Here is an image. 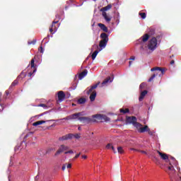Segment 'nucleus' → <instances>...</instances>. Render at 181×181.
I'll use <instances>...</instances> for the list:
<instances>
[{"label":"nucleus","instance_id":"obj_1","mask_svg":"<svg viewBox=\"0 0 181 181\" xmlns=\"http://www.w3.org/2000/svg\"><path fill=\"white\" fill-rule=\"evenodd\" d=\"M172 163H176V159L173 157H171V160H170V165L168 166V168L165 170L166 173L169 175L170 181H181V173L180 168L178 170V173L176 172Z\"/></svg>","mask_w":181,"mask_h":181},{"label":"nucleus","instance_id":"obj_2","mask_svg":"<svg viewBox=\"0 0 181 181\" xmlns=\"http://www.w3.org/2000/svg\"><path fill=\"white\" fill-rule=\"evenodd\" d=\"M79 115H81V112L72 114L65 118V119H78L81 121L82 124H90L91 122V118L87 117H78Z\"/></svg>","mask_w":181,"mask_h":181},{"label":"nucleus","instance_id":"obj_3","mask_svg":"<svg viewBox=\"0 0 181 181\" xmlns=\"http://www.w3.org/2000/svg\"><path fill=\"white\" fill-rule=\"evenodd\" d=\"M151 71H155L154 74L150 77L148 79V83H151V81H153V78L156 77V76H159V77H162L163 74H165V68H160L159 66H156L154 68H152L151 69Z\"/></svg>","mask_w":181,"mask_h":181},{"label":"nucleus","instance_id":"obj_4","mask_svg":"<svg viewBox=\"0 0 181 181\" xmlns=\"http://www.w3.org/2000/svg\"><path fill=\"white\" fill-rule=\"evenodd\" d=\"M100 84H101V82L98 81L95 85L90 86V88L86 92V94H88V95H89V94H90V100L92 102L95 101V97H97V92L95 90L93 91V90H95V88H97V87H98V86Z\"/></svg>","mask_w":181,"mask_h":181},{"label":"nucleus","instance_id":"obj_5","mask_svg":"<svg viewBox=\"0 0 181 181\" xmlns=\"http://www.w3.org/2000/svg\"><path fill=\"white\" fill-rule=\"evenodd\" d=\"M92 118H95V119H91V122H97V121H100V122H107L108 121H110V117L105 115H94L92 116Z\"/></svg>","mask_w":181,"mask_h":181},{"label":"nucleus","instance_id":"obj_6","mask_svg":"<svg viewBox=\"0 0 181 181\" xmlns=\"http://www.w3.org/2000/svg\"><path fill=\"white\" fill-rule=\"evenodd\" d=\"M100 37L102 40L99 42V47L101 49H104L105 46H107V44L108 43V35L107 33H103L100 34Z\"/></svg>","mask_w":181,"mask_h":181},{"label":"nucleus","instance_id":"obj_7","mask_svg":"<svg viewBox=\"0 0 181 181\" xmlns=\"http://www.w3.org/2000/svg\"><path fill=\"white\" fill-rule=\"evenodd\" d=\"M148 47V49L152 50V52H153V50L158 47V40L156 37H153L149 40Z\"/></svg>","mask_w":181,"mask_h":181},{"label":"nucleus","instance_id":"obj_8","mask_svg":"<svg viewBox=\"0 0 181 181\" xmlns=\"http://www.w3.org/2000/svg\"><path fill=\"white\" fill-rule=\"evenodd\" d=\"M137 119L135 117H128L127 118V122H129V124H132L134 127L136 128H139L140 127H142V124L137 122Z\"/></svg>","mask_w":181,"mask_h":181},{"label":"nucleus","instance_id":"obj_9","mask_svg":"<svg viewBox=\"0 0 181 181\" xmlns=\"http://www.w3.org/2000/svg\"><path fill=\"white\" fill-rule=\"evenodd\" d=\"M69 149H70V147L64 144H62L55 153V156H57V155H60V153H63V152H67Z\"/></svg>","mask_w":181,"mask_h":181},{"label":"nucleus","instance_id":"obj_10","mask_svg":"<svg viewBox=\"0 0 181 181\" xmlns=\"http://www.w3.org/2000/svg\"><path fill=\"white\" fill-rule=\"evenodd\" d=\"M58 100L57 103H62L66 99V93L63 90H60L57 93Z\"/></svg>","mask_w":181,"mask_h":181},{"label":"nucleus","instance_id":"obj_11","mask_svg":"<svg viewBox=\"0 0 181 181\" xmlns=\"http://www.w3.org/2000/svg\"><path fill=\"white\" fill-rule=\"evenodd\" d=\"M30 67L31 69H33V72H29L28 73V77H32V76H33V73H36V65H35V58H33L31 59V62H30Z\"/></svg>","mask_w":181,"mask_h":181},{"label":"nucleus","instance_id":"obj_12","mask_svg":"<svg viewBox=\"0 0 181 181\" xmlns=\"http://www.w3.org/2000/svg\"><path fill=\"white\" fill-rule=\"evenodd\" d=\"M56 23H59V21H53L52 25L49 28V32L52 35L57 31V27H56Z\"/></svg>","mask_w":181,"mask_h":181},{"label":"nucleus","instance_id":"obj_13","mask_svg":"<svg viewBox=\"0 0 181 181\" xmlns=\"http://www.w3.org/2000/svg\"><path fill=\"white\" fill-rule=\"evenodd\" d=\"M149 40L148 34L144 35L140 39L138 40V43H145Z\"/></svg>","mask_w":181,"mask_h":181},{"label":"nucleus","instance_id":"obj_14","mask_svg":"<svg viewBox=\"0 0 181 181\" xmlns=\"http://www.w3.org/2000/svg\"><path fill=\"white\" fill-rule=\"evenodd\" d=\"M74 134H69L59 138V141H67L68 139H72Z\"/></svg>","mask_w":181,"mask_h":181},{"label":"nucleus","instance_id":"obj_15","mask_svg":"<svg viewBox=\"0 0 181 181\" xmlns=\"http://www.w3.org/2000/svg\"><path fill=\"white\" fill-rule=\"evenodd\" d=\"M158 155H160L161 159H163V160H165V162H169V156H168V154L166 153H163L159 151H157Z\"/></svg>","mask_w":181,"mask_h":181},{"label":"nucleus","instance_id":"obj_16","mask_svg":"<svg viewBox=\"0 0 181 181\" xmlns=\"http://www.w3.org/2000/svg\"><path fill=\"white\" fill-rule=\"evenodd\" d=\"M137 127V129L140 134H144V132H148V131H149V127L148 126L146 125L144 127Z\"/></svg>","mask_w":181,"mask_h":181},{"label":"nucleus","instance_id":"obj_17","mask_svg":"<svg viewBox=\"0 0 181 181\" xmlns=\"http://www.w3.org/2000/svg\"><path fill=\"white\" fill-rule=\"evenodd\" d=\"M88 73V71L87 69L83 70L79 75H78V78L79 80H83L84 77L87 76V74Z\"/></svg>","mask_w":181,"mask_h":181},{"label":"nucleus","instance_id":"obj_18","mask_svg":"<svg viewBox=\"0 0 181 181\" xmlns=\"http://www.w3.org/2000/svg\"><path fill=\"white\" fill-rule=\"evenodd\" d=\"M111 8H112V5L108 4L107 6L103 7L100 9V12H102V13H104V12H107V11H110V9H111Z\"/></svg>","mask_w":181,"mask_h":181},{"label":"nucleus","instance_id":"obj_19","mask_svg":"<svg viewBox=\"0 0 181 181\" xmlns=\"http://www.w3.org/2000/svg\"><path fill=\"white\" fill-rule=\"evenodd\" d=\"M98 26H99V28H100L101 30H103V32H105L106 33H108V28H107L105 25L100 23L98 24Z\"/></svg>","mask_w":181,"mask_h":181},{"label":"nucleus","instance_id":"obj_20","mask_svg":"<svg viewBox=\"0 0 181 181\" xmlns=\"http://www.w3.org/2000/svg\"><path fill=\"white\" fill-rule=\"evenodd\" d=\"M147 94H148V90L142 91L139 98V101H142L144 98H145V95H146Z\"/></svg>","mask_w":181,"mask_h":181},{"label":"nucleus","instance_id":"obj_21","mask_svg":"<svg viewBox=\"0 0 181 181\" xmlns=\"http://www.w3.org/2000/svg\"><path fill=\"white\" fill-rule=\"evenodd\" d=\"M102 15H103L105 21H106L108 23H109V22H111V17H110V16H108V15H107V12L102 13Z\"/></svg>","mask_w":181,"mask_h":181},{"label":"nucleus","instance_id":"obj_22","mask_svg":"<svg viewBox=\"0 0 181 181\" xmlns=\"http://www.w3.org/2000/svg\"><path fill=\"white\" fill-rule=\"evenodd\" d=\"M42 124H46V121H45V120L37 121V122L33 123V126L37 127L39 125H42Z\"/></svg>","mask_w":181,"mask_h":181},{"label":"nucleus","instance_id":"obj_23","mask_svg":"<svg viewBox=\"0 0 181 181\" xmlns=\"http://www.w3.org/2000/svg\"><path fill=\"white\" fill-rule=\"evenodd\" d=\"M112 81H111V78L109 76L107 78H106L103 82H102V86L101 87H103V86H105V84H107V83H112Z\"/></svg>","mask_w":181,"mask_h":181},{"label":"nucleus","instance_id":"obj_24","mask_svg":"<svg viewBox=\"0 0 181 181\" xmlns=\"http://www.w3.org/2000/svg\"><path fill=\"white\" fill-rule=\"evenodd\" d=\"M86 98H81L78 100V104H86Z\"/></svg>","mask_w":181,"mask_h":181},{"label":"nucleus","instance_id":"obj_25","mask_svg":"<svg viewBox=\"0 0 181 181\" xmlns=\"http://www.w3.org/2000/svg\"><path fill=\"white\" fill-rule=\"evenodd\" d=\"M100 52L99 50H95L93 54H92V59L95 60V57H97V54Z\"/></svg>","mask_w":181,"mask_h":181},{"label":"nucleus","instance_id":"obj_26","mask_svg":"<svg viewBox=\"0 0 181 181\" xmlns=\"http://www.w3.org/2000/svg\"><path fill=\"white\" fill-rule=\"evenodd\" d=\"M18 83H19V81H18V80L13 81V82L11 83L10 86V88H12V87H15L16 86H18Z\"/></svg>","mask_w":181,"mask_h":181},{"label":"nucleus","instance_id":"obj_27","mask_svg":"<svg viewBox=\"0 0 181 181\" xmlns=\"http://www.w3.org/2000/svg\"><path fill=\"white\" fill-rule=\"evenodd\" d=\"M131 151H134V152H141V153H144L145 155H146V151H139L138 149L136 148H130Z\"/></svg>","mask_w":181,"mask_h":181},{"label":"nucleus","instance_id":"obj_28","mask_svg":"<svg viewBox=\"0 0 181 181\" xmlns=\"http://www.w3.org/2000/svg\"><path fill=\"white\" fill-rule=\"evenodd\" d=\"M120 112H122V114H127L128 112H129V109L126 108L125 110L124 109H120L119 110Z\"/></svg>","mask_w":181,"mask_h":181},{"label":"nucleus","instance_id":"obj_29","mask_svg":"<svg viewBox=\"0 0 181 181\" xmlns=\"http://www.w3.org/2000/svg\"><path fill=\"white\" fill-rule=\"evenodd\" d=\"M139 15L141 16V19H145L146 18V13H139Z\"/></svg>","mask_w":181,"mask_h":181},{"label":"nucleus","instance_id":"obj_30","mask_svg":"<svg viewBox=\"0 0 181 181\" xmlns=\"http://www.w3.org/2000/svg\"><path fill=\"white\" fill-rule=\"evenodd\" d=\"M117 152L119 153H124V149L122 148V147L121 146L117 147Z\"/></svg>","mask_w":181,"mask_h":181},{"label":"nucleus","instance_id":"obj_31","mask_svg":"<svg viewBox=\"0 0 181 181\" xmlns=\"http://www.w3.org/2000/svg\"><path fill=\"white\" fill-rule=\"evenodd\" d=\"M74 138H76V139H80V138H81V134H74Z\"/></svg>","mask_w":181,"mask_h":181},{"label":"nucleus","instance_id":"obj_32","mask_svg":"<svg viewBox=\"0 0 181 181\" xmlns=\"http://www.w3.org/2000/svg\"><path fill=\"white\" fill-rule=\"evenodd\" d=\"M146 86V84H145V83H142L140 84L139 88L141 90H142V89H144L145 88Z\"/></svg>","mask_w":181,"mask_h":181},{"label":"nucleus","instance_id":"obj_33","mask_svg":"<svg viewBox=\"0 0 181 181\" xmlns=\"http://www.w3.org/2000/svg\"><path fill=\"white\" fill-rule=\"evenodd\" d=\"M28 45H36V40H33V41H28Z\"/></svg>","mask_w":181,"mask_h":181},{"label":"nucleus","instance_id":"obj_34","mask_svg":"<svg viewBox=\"0 0 181 181\" xmlns=\"http://www.w3.org/2000/svg\"><path fill=\"white\" fill-rule=\"evenodd\" d=\"M37 107H42L43 108H47V105H46V104H44V103H41L38 105Z\"/></svg>","mask_w":181,"mask_h":181},{"label":"nucleus","instance_id":"obj_35","mask_svg":"<svg viewBox=\"0 0 181 181\" xmlns=\"http://www.w3.org/2000/svg\"><path fill=\"white\" fill-rule=\"evenodd\" d=\"M67 153H74V151H73V150H67L64 152V154L67 155Z\"/></svg>","mask_w":181,"mask_h":181},{"label":"nucleus","instance_id":"obj_36","mask_svg":"<svg viewBox=\"0 0 181 181\" xmlns=\"http://www.w3.org/2000/svg\"><path fill=\"white\" fill-rule=\"evenodd\" d=\"M147 132L148 134V135H150L151 136H152L153 135V132L151 131V129L148 128V130H147Z\"/></svg>","mask_w":181,"mask_h":181},{"label":"nucleus","instance_id":"obj_37","mask_svg":"<svg viewBox=\"0 0 181 181\" xmlns=\"http://www.w3.org/2000/svg\"><path fill=\"white\" fill-rule=\"evenodd\" d=\"M112 146V144H108L107 146H106V149H111V146Z\"/></svg>","mask_w":181,"mask_h":181},{"label":"nucleus","instance_id":"obj_38","mask_svg":"<svg viewBox=\"0 0 181 181\" xmlns=\"http://www.w3.org/2000/svg\"><path fill=\"white\" fill-rule=\"evenodd\" d=\"M39 52H40V53H43V52H44L43 47H42V46L40 47Z\"/></svg>","mask_w":181,"mask_h":181},{"label":"nucleus","instance_id":"obj_39","mask_svg":"<svg viewBox=\"0 0 181 181\" xmlns=\"http://www.w3.org/2000/svg\"><path fill=\"white\" fill-rule=\"evenodd\" d=\"M110 149H112V151H113L114 153H117V151H115V148H114L112 145Z\"/></svg>","mask_w":181,"mask_h":181},{"label":"nucleus","instance_id":"obj_40","mask_svg":"<svg viewBox=\"0 0 181 181\" xmlns=\"http://www.w3.org/2000/svg\"><path fill=\"white\" fill-rule=\"evenodd\" d=\"M66 165H67V163L64 164L63 166H62V170H66Z\"/></svg>","mask_w":181,"mask_h":181},{"label":"nucleus","instance_id":"obj_41","mask_svg":"<svg viewBox=\"0 0 181 181\" xmlns=\"http://www.w3.org/2000/svg\"><path fill=\"white\" fill-rule=\"evenodd\" d=\"M66 166L67 169H70V168H71V163L66 164Z\"/></svg>","mask_w":181,"mask_h":181},{"label":"nucleus","instance_id":"obj_42","mask_svg":"<svg viewBox=\"0 0 181 181\" xmlns=\"http://www.w3.org/2000/svg\"><path fill=\"white\" fill-rule=\"evenodd\" d=\"M93 49H98V45L97 44L93 45Z\"/></svg>","mask_w":181,"mask_h":181},{"label":"nucleus","instance_id":"obj_43","mask_svg":"<svg viewBox=\"0 0 181 181\" xmlns=\"http://www.w3.org/2000/svg\"><path fill=\"white\" fill-rule=\"evenodd\" d=\"M80 155H81L80 153H78V154H76V155L75 156V157L74 158V159H77V158H79Z\"/></svg>","mask_w":181,"mask_h":181},{"label":"nucleus","instance_id":"obj_44","mask_svg":"<svg viewBox=\"0 0 181 181\" xmlns=\"http://www.w3.org/2000/svg\"><path fill=\"white\" fill-rule=\"evenodd\" d=\"M154 162H156V163H158V158H156V157H154Z\"/></svg>","mask_w":181,"mask_h":181},{"label":"nucleus","instance_id":"obj_45","mask_svg":"<svg viewBox=\"0 0 181 181\" xmlns=\"http://www.w3.org/2000/svg\"><path fill=\"white\" fill-rule=\"evenodd\" d=\"M21 76H23V77H26V74H25V73L21 72Z\"/></svg>","mask_w":181,"mask_h":181},{"label":"nucleus","instance_id":"obj_46","mask_svg":"<svg viewBox=\"0 0 181 181\" xmlns=\"http://www.w3.org/2000/svg\"><path fill=\"white\" fill-rule=\"evenodd\" d=\"M35 180H39V175H37L35 177Z\"/></svg>","mask_w":181,"mask_h":181},{"label":"nucleus","instance_id":"obj_47","mask_svg":"<svg viewBox=\"0 0 181 181\" xmlns=\"http://www.w3.org/2000/svg\"><path fill=\"white\" fill-rule=\"evenodd\" d=\"M150 32H151V33H155V30L151 29V30H150Z\"/></svg>","mask_w":181,"mask_h":181},{"label":"nucleus","instance_id":"obj_48","mask_svg":"<svg viewBox=\"0 0 181 181\" xmlns=\"http://www.w3.org/2000/svg\"><path fill=\"white\" fill-rule=\"evenodd\" d=\"M170 64H175V60H172V61L170 62Z\"/></svg>","mask_w":181,"mask_h":181},{"label":"nucleus","instance_id":"obj_49","mask_svg":"<svg viewBox=\"0 0 181 181\" xmlns=\"http://www.w3.org/2000/svg\"><path fill=\"white\" fill-rule=\"evenodd\" d=\"M130 60H135V57H132L130 58Z\"/></svg>","mask_w":181,"mask_h":181},{"label":"nucleus","instance_id":"obj_50","mask_svg":"<svg viewBox=\"0 0 181 181\" xmlns=\"http://www.w3.org/2000/svg\"><path fill=\"white\" fill-rule=\"evenodd\" d=\"M87 158V156H82V159H86Z\"/></svg>","mask_w":181,"mask_h":181},{"label":"nucleus","instance_id":"obj_51","mask_svg":"<svg viewBox=\"0 0 181 181\" xmlns=\"http://www.w3.org/2000/svg\"><path fill=\"white\" fill-rule=\"evenodd\" d=\"M131 64H132V61H130V62H129V67H130Z\"/></svg>","mask_w":181,"mask_h":181},{"label":"nucleus","instance_id":"obj_52","mask_svg":"<svg viewBox=\"0 0 181 181\" xmlns=\"http://www.w3.org/2000/svg\"><path fill=\"white\" fill-rule=\"evenodd\" d=\"M78 131H81V127H78Z\"/></svg>","mask_w":181,"mask_h":181},{"label":"nucleus","instance_id":"obj_53","mask_svg":"<svg viewBox=\"0 0 181 181\" xmlns=\"http://www.w3.org/2000/svg\"><path fill=\"white\" fill-rule=\"evenodd\" d=\"M6 95H8V94H9V93L8 92V90L6 91Z\"/></svg>","mask_w":181,"mask_h":181},{"label":"nucleus","instance_id":"obj_54","mask_svg":"<svg viewBox=\"0 0 181 181\" xmlns=\"http://www.w3.org/2000/svg\"><path fill=\"white\" fill-rule=\"evenodd\" d=\"M93 1H94V2H95V1H97V0H93Z\"/></svg>","mask_w":181,"mask_h":181},{"label":"nucleus","instance_id":"obj_55","mask_svg":"<svg viewBox=\"0 0 181 181\" xmlns=\"http://www.w3.org/2000/svg\"><path fill=\"white\" fill-rule=\"evenodd\" d=\"M72 105H76L75 104H72Z\"/></svg>","mask_w":181,"mask_h":181},{"label":"nucleus","instance_id":"obj_56","mask_svg":"<svg viewBox=\"0 0 181 181\" xmlns=\"http://www.w3.org/2000/svg\"><path fill=\"white\" fill-rule=\"evenodd\" d=\"M0 101H1V98H0Z\"/></svg>","mask_w":181,"mask_h":181}]
</instances>
